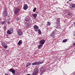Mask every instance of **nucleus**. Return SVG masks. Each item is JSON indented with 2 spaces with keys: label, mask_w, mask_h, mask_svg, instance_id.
<instances>
[{
  "label": "nucleus",
  "mask_w": 75,
  "mask_h": 75,
  "mask_svg": "<svg viewBox=\"0 0 75 75\" xmlns=\"http://www.w3.org/2000/svg\"><path fill=\"white\" fill-rule=\"evenodd\" d=\"M57 22L59 23H60V19L59 18H57Z\"/></svg>",
  "instance_id": "nucleus-20"
},
{
  "label": "nucleus",
  "mask_w": 75,
  "mask_h": 75,
  "mask_svg": "<svg viewBox=\"0 0 75 75\" xmlns=\"http://www.w3.org/2000/svg\"><path fill=\"white\" fill-rule=\"evenodd\" d=\"M45 40H44V39L40 41V44H42V45H43L45 43Z\"/></svg>",
  "instance_id": "nucleus-11"
},
{
  "label": "nucleus",
  "mask_w": 75,
  "mask_h": 75,
  "mask_svg": "<svg viewBox=\"0 0 75 75\" xmlns=\"http://www.w3.org/2000/svg\"><path fill=\"white\" fill-rule=\"evenodd\" d=\"M33 16L34 17V18H36L37 17V13H34L33 14Z\"/></svg>",
  "instance_id": "nucleus-15"
},
{
  "label": "nucleus",
  "mask_w": 75,
  "mask_h": 75,
  "mask_svg": "<svg viewBox=\"0 0 75 75\" xmlns=\"http://www.w3.org/2000/svg\"><path fill=\"white\" fill-rule=\"evenodd\" d=\"M16 20L17 21H19L20 20V18L18 17L16 18Z\"/></svg>",
  "instance_id": "nucleus-28"
},
{
  "label": "nucleus",
  "mask_w": 75,
  "mask_h": 75,
  "mask_svg": "<svg viewBox=\"0 0 75 75\" xmlns=\"http://www.w3.org/2000/svg\"><path fill=\"white\" fill-rule=\"evenodd\" d=\"M55 35V33L54 32H53L51 33V34L50 35V36L52 37H54Z\"/></svg>",
  "instance_id": "nucleus-9"
},
{
  "label": "nucleus",
  "mask_w": 75,
  "mask_h": 75,
  "mask_svg": "<svg viewBox=\"0 0 75 75\" xmlns=\"http://www.w3.org/2000/svg\"><path fill=\"white\" fill-rule=\"evenodd\" d=\"M36 10H37V8H34L33 10V12H35L36 11Z\"/></svg>",
  "instance_id": "nucleus-22"
},
{
  "label": "nucleus",
  "mask_w": 75,
  "mask_h": 75,
  "mask_svg": "<svg viewBox=\"0 0 75 75\" xmlns=\"http://www.w3.org/2000/svg\"><path fill=\"white\" fill-rule=\"evenodd\" d=\"M40 71H42V74H43L44 71V67H40Z\"/></svg>",
  "instance_id": "nucleus-7"
},
{
  "label": "nucleus",
  "mask_w": 75,
  "mask_h": 75,
  "mask_svg": "<svg viewBox=\"0 0 75 75\" xmlns=\"http://www.w3.org/2000/svg\"><path fill=\"white\" fill-rule=\"evenodd\" d=\"M18 34L19 36L21 35H22L23 34V32H22L21 30H19L18 32Z\"/></svg>",
  "instance_id": "nucleus-6"
},
{
  "label": "nucleus",
  "mask_w": 75,
  "mask_h": 75,
  "mask_svg": "<svg viewBox=\"0 0 75 75\" xmlns=\"http://www.w3.org/2000/svg\"><path fill=\"white\" fill-rule=\"evenodd\" d=\"M38 31V33H39V34H41V31L40 29H39Z\"/></svg>",
  "instance_id": "nucleus-21"
},
{
  "label": "nucleus",
  "mask_w": 75,
  "mask_h": 75,
  "mask_svg": "<svg viewBox=\"0 0 75 75\" xmlns=\"http://www.w3.org/2000/svg\"><path fill=\"white\" fill-rule=\"evenodd\" d=\"M7 11L6 10H5L4 11H3V15L4 17H6L7 16Z\"/></svg>",
  "instance_id": "nucleus-2"
},
{
  "label": "nucleus",
  "mask_w": 75,
  "mask_h": 75,
  "mask_svg": "<svg viewBox=\"0 0 75 75\" xmlns=\"http://www.w3.org/2000/svg\"><path fill=\"white\" fill-rule=\"evenodd\" d=\"M20 11V9L18 8H17L15 11H14V13L15 14H17V13H19V11Z\"/></svg>",
  "instance_id": "nucleus-3"
},
{
  "label": "nucleus",
  "mask_w": 75,
  "mask_h": 75,
  "mask_svg": "<svg viewBox=\"0 0 75 75\" xmlns=\"http://www.w3.org/2000/svg\"><path fill=\"white\" fill-rule=\"evenodd\" d=\"M71 6L72 7V8H75V4H72L71 5Z\"/></svg>",
  "instance_id": "nucleus-16"
},
{
  "label": "nucleus",
  "mask_w": 75,
  "mask_h": 75,
  "mask_svg": "<svg viewBox=\"0 0 75 75\" xmlns=\"http://www.w3.org/2000/svg\"><path fill=\"white\" fill-rule=\"evenodd\" d=\"M9 71L10 72H11L13 74V75L15 74L16 73V70H14V69H9Z\"/></svg>",
  "instance_id": "nucleus-5"
},
{
  "label": "nucleus",
  "mask_w": 75,
  "mask_h": 75,
  "mask_svg": "<svg viewBox=\"0 0 75 75\" xmlns=\"http://www.w3.org/2000/svg\"><path fill=\"white\" fill-rule=\"evenodd\" d=\"M3 47L4 48H7V45H4V46Z\"/></svg>",
  "instance_id": "nucleus-26"
},
{
  "label": "nucleus",
  "mask_w": 75,
  "mask_h": 75,
  "mask_svg": "<svg viewBox=\"0 0 75 75\" xmlns=\"http://www.w3.org/2000/svg\"><path fill=\"white\" fill-rule=\"evenodd\" d=\"M23 43V42L22 41V40H20L18 42V44L19 45H21V44Z\"/></svg>",
  "instance_id": "nucleus-14"
},
{
  "label": "nucleus",
  "mask_w": 75,
  "mask_h": 75,
  "mask_svg": "<svg viewBox=\"0 0 75 75\" xmlns=\"http://www.w3.org/2000/svg\"><path fill=\"white\" fill-rule=\"evenodd\" d=\"M43 64V61H41L40 62H38V65H40V64Z\"/></svg>",
  "instance_id": "nucleus-17"
},
{
  "label": "nucleus",
  "mask_w": 75,
  "mask_h": 75,
  "mask_svg": "<svg viewBox=\"0 0 75 75\" xmlns=\"http://www.w3.org/2000/svg\"><path fill=\"white\" fill-rule=\"evenodd\" d=\"M74 37H75V34H74Z\"/></svg>",
  "instance_id": "nucleus-32"
},
{
  "label": "nucleus",
  "mask_w": 75,
  "mask_h": 75,
  "mask_svg": "<svg viewBox=\"0 0 75 75\" xmlns=\"http://www.w3.org/2000/svg\"><path fill=\"white\" fill-rule=\"evenodd\" d=\"M28 8V5L27 4H25L23 7V9L25 10H27Z\"/></svg>",
  "instance_id": "nucleus-8"
},
{
  "label": "nucleus",
  "mask_w": 75,
  "mask_h": 75,
  "mask_svg": "<svg viewBox=\"0 0 75 75\" xmlns=\"http://www.w3.org/2000/svg\"><path fill=\"white\" fill-rule=\"evenodd\" d=\"M5 23V22H4V21H3L2 22V24H4Z\"/></svg>",
  "instance_id": "nucleus-29"
},
{
  "label": "nucleus",
  "mask_w": 75,
  "mask_h": 75,
  "mask_svg": "<svg viewBox=\"0 0 75 75\" xmlns=\"http://www.w3.org/2000/svg\"><path fill=\"white\" fill-rule=\"evenodd\" d=\"M47 25H48L49 26H50L51 25V23L50 22H47Z\"/></svg>",
  "instance_id": "nucleus-19"
},
{
  "label": "nucleus",
  "mask_w": 75,
  "mask_h": 75,
  "mask_svg": "<svg viewBox=\"0 0 75 75\" xmlns=\"http://www.w3.org/2000/svg\"><path fill=\"white\" fill-rule=\"evenodd\" d=\"M42 45H40L38 46V48L39 49H41V47H42Z\"/></svg>",
  "instance_id": "nucleus-18"
},
{
  "label": "nucleus",
  "mask_w": 75,
  "mask_h": 75,
  "mask_svg": "<svg viewBox=\"0 0 75 75\" xmlns=\"http://www.w3.org/2000/svg\"><path fill=\"white\" fill-rule=\"evenodd\" d=\"M34 30H35V31H36V32H38V28L39 27H38V26L35 25L34 26H33Z\"/></svg>",
  "instance_id": "nucleus-1"
},
{
  "label": "nucleus",
  "mask_w": 75,
  "mask_h": 75,
  "mask_svg": "<svg viewBox=\"0 0 75 75\" xmlns=\"http://www.w3.org/2000/svg\"><path fill=\"white\" fill-rule=\"evenodd\" d=\"M72 0H69V1H71Z\"/></svg>",
  "instance_id": "nucleus-33"
},
{
  "label": "nucleus",
  "mask_w": 75,
  "mask_h": 75,
  "mask_svg": "<svg viewBox=\"0 0 75 75\" xmlns=\"http://www.w3.org/2000/svg\"><path fill=\"white\" fill-rule=\"evenodd\" d=\"M1 43L2 46H4L5 45V43L4 42H1Z\"/></svg>",
  "instance_id": "nucleus-24"
},
{
  "label": "nucleus",
  "mask_w": 75,
  "mask_h": 75,
  "mask_svg": "<svg viewBox=\"0 0 75 75\" xmlns=\"http://www.w3.org/2000/svg\"><path fill=\"white\" fill-rule=\"evenodd\" d=\"M38 72V70L36 69L35 71L34 72L33 74V75H36L37 74Z\"/></svg>",
  "instance_id": "nucleus-10"
},
{
  "label": "nucleus",
  "mask_w": 75,
  "mask_h": 75,
  "mask_svg": "<svg viewBox=\"0 0 75 75\" xmlns=\"http://www.w3.org/2000/svg\"><path fill=\"white\" fill-rule=\"evenodd\" d=\"M1 28V26H0V28Z\"/></svg>",
  "instance_id": "nucleus-34"
},
{
  "label": "nucleus",
  "mask_w": 75,
  "mask_h": 75,
  "mask_svg": "<svg viewBox=\"0 0 75 75\" xmlns=\"http://www.w3.org/2000/svg\"><path fill=\"white\" fill-rule=\"evenodd\" d=\"M31 63H30L29 62H28L27 64H26V68H27V67H28L29 66H30V65H31Z\"/></svg>",
  "instance_id": "nucleus-12"
},
{
  "label": "nucleus",
  "mask_w": 75,
  "mask_h": 75,
  "mask_svg": "<svg viewBox=\"0 0 75 75\" xmlns=\"http://www.w3.org/2000/svg\"><path fill=\"white\" fill-rule=\"evenodd\" d=\"M4 30H5L6 31V30H7V27H6V26H4Z\"/></svg>",
  "instance_id": "nucleus-25"
},
{
  "label": "nucleus",
  "mask_w": 75,
  "mask_h": 75,
  "mask_svg": "<svg viewBox=\"0 0 75 75\" xmlns=\"http://www.w3.org/2000/svg\"><path fill=\"white\" fill-rule=\"evenodd\" d=\"M25 21H29L30 20L29 19H26Z\"/></svg>",
  "instance_id": "nucleus-30"
},
{
  "label": "nucleus",
  "mask_w": 75,
  "mask_h": 75,
  "mask_svg": "<svg viewBox=\"0 0 75 75\" xmlns=\"http://www.w3.org/2000/svg\"><path fill=\"white\" fill-rule=\"evenodd\" d=\"M5 75H8V74H5Z\"/></svg>",
  "instance_id": "nucleus-31"
},
{
  "label": "nucleus",
  "mask_w": 75,
  "mask_h": 75,
  "mask_svg": "<svg viewBox=\"0 0 75 75\" xmlns=\"http://www.w3.org/2000/svg\"><path fill=\"white\" fill-rule=\"evenodd\" d=\"M6 22H7L8 24V23L10 22V20L8 19L6 20Z\"/></svg>",
  "instance_id": "nucleus-27"
},
{
  "label": "nucleus",
  "mask_w": 75,
  "mask_h": 75,
  "mask_svg": "<svg viewBox=\"0 0 75 75\" xmlns=\"http://www.w3.org/2000/svg\"><path fill=\"white\" fill-rule=\"evenodd\" d=\"M13 31V29H11L9 30H7V34H12L11 31Z\"/></svg>",
  "instance_id": "nucleus-4"
},
{
  "label": "nucleus",
  "mask_w": 75,
  "mask_h": 75,
  "mask_svg": "<svg viewBox=\"0 0 75 75\" xmlns=\"http://www.w3.org/2000/svg\"><path fill=\"white\" fill-rule=\"evenodd\" d=\"M67 41V40L66 39L63 40V42H66Z\"/></svg>",
  "instance_id": "nucleus-23"
},
{
  "label": "nucleus",
  "mask_w": 75,
  "mask_h": 75,
  "mask_svg": "<svg viewBox=\"0 0 75 75\" xmlns=\"http://www.w3.org/2000/svg\"><path fill=\"white\" fill-rule=\"evenodd\" d=\"M38 62H35L33 63L32 64V65H38Z\"/></svg>",
  "instance_id": "nucleus-13"
}]
</instances>
